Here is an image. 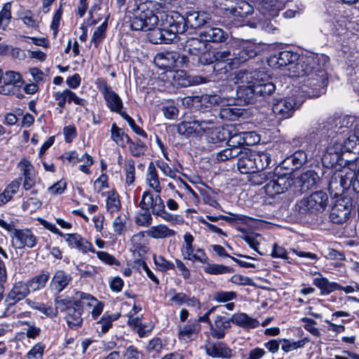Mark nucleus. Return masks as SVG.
I'll return each instance as SVG.
<instances>
[{
  "label": "nucleus",
  "mask_w": 359,
  "mask_h": 359,
  "mask_svg": "<svg viewBox=\"0 0 359 359\" xmlns=\"http://www.w3.org/2000/svg\"><path fill=\"white\" fill-rule=\"evenodd\" d=\"M87 294L93 299H90V298H87L85 297L83 299L84 304L86 306L91 307L93 306V311H91V315L93 319H96L102 312L104 309V304L101 302H99L96 298H95L93 295L88 294Z\"/></svg>",
  "instance_id": "obj_51"
},
{
  "label": "nucleus",
  "mask_w": 359,
  "mask_h": 359,
  "mask_svg": "<svg viewBox=\"0 0 359 359\" xmlns=\"http://www.w3.org/2000/svg\"><path fill=\"white\" fill-rule=\"evenodd\" d=\"M107 210L111 214L117 212L121 208V202L117 193L111 191L109 193L106 201Z\"/></svg>",
  "instance_id": "obj_53"
},
{
  "label": "nucleus",
  "mask_w": 359,
  "mask_h": 359,
  "mask_svg": "<svg viewBox=\"0 0 359 359\" xmlns=\"http://www.w3.org/2000/svg\"><path fill=\"white\" fill-rule=\"evenodd\" d=\"M181 44L185 52L194 56L204 53L207 48V43L200 36L188 38Z\"/></svg>",
  "instance_id": "obj_26"
},
{
  "label": "nucleus",
  "mask_w": 359,
  "mask_h": 359,
  "mask_svg": "<svg viewBox=\"0 0 359 359\" xmlns=\"http://www.w3.org/2000/svg\"><path fill=\"white\" fill-rule=\"evenodd\" d=\"M12 243L16 249L33 248L37 243V238L29 229H14L12 233Z\"/></svg>",
  "instance_id": "obj_17"
},
{
  "label": "nucleus",
  "mask_w": 359,
  "mask_h": 359,
  "mask_svg": "<svg viewBox=\"0 0 359 359\" xmlns=\"http://www.w3.org/2000/svg\"><path fill=\"white\" fill-rule=\"evenodd\" d=\"M236 298V293L233 291H218L214 293L213 299L217 302H228Z\"/></svg>",
  "instance_id": "obj_64"
},
{
  "label": "nucleus",
  "mask_w": 359,
  "mask_h": 359,
  "mask_svg": "<svg viewBox=\"0 0 359 359\" xmlns=\"http://www.w3.org/2000/svg\"><path fill=\"white\" fill-rule=\"evenodd\" d=\"M356 117L352 116H341L337 115V134H344L350 128L354 131V126L355 125Z\"/></svg>",
  "instance_id": "obj_43"
},
{
  "label": "nucleus",
  "mask_w": 359,
  "mask_h": 359,
  "mask_svg": "<svg viewBox=\"0 0 359 359\" xmlns=\"http://www.w3.org/2000/svg\"><path fill=\"white\" fill-rule=\"evenodd\" d=\"M22 183V177L17 178L12 181L0 194V206L9 201L13 196L17 193Z\"/></svg>",
  "instance_id": "obj_39"
},
{
  "label": "nucleus",
  "mask_w": 359,
  "mask_h": 359,
  "mask_svg": "<svg viewBox=\"0 0 359 359\" xmlns=\"http://www.w3.org/2000/svg\"><path fill=\"white\" fill-rule=\"evenodd\" d=\"M230 137V130L226 128H215L208 135L209 143L217 144L228 141Z\"/></svg>",
  "instance_id": "obj_38"
},
{
  "label": "nucleus",
  "mask_w": 359,
  "mask_h": 359,
  "mask_svg": "<svg viewBox=\"0 0 359 359\" xmlns=\"http://www.w3.org/2000/svg\"><path fill=\"white\" fill-rule=\"evenodd\" d=\"M184 18L187 28L197 29L208 23L210 16L206 12L193 11L187 12Z\"/></svg>",
  "instance_id": "obj_25"
},
{
  "label": "nucleus",
  "mask_w": 359,
  "mask_h": 359,
  "mask_svg": "<svg viewBox=\"0 0 359 359\" xmlns=\"http://www.w3.org/2000/svg\"><path fill=\"white\" fill-rule=\"evenodd\" d=\"M146 233L149 237L152 238L163 239L175 236L176 232L174 230L168 228V226L165 224H161L151 226L146 231Z\"/></svg>",
  "instance_id": "obj_34"
},
{
  "label": "nucleus",
  "mask_w": 359,
  "mask_h": 359,
  "mask_svg": "<svg viewBox=\"0 0 359 359\" xmlns=\"http://www.w3.org/2000/svg\"><path fill=\"white\" fill-rule=\"evenodd\" d=\"M126 172V182L128 185L132 184L135 181V161L133 159H127L124 164Z\"/></svg>",
  "instance_id": "obj_63"
},
{
  "label": "nucleus",
  "mask_w": 359,
  "mask_h": 359,
  "mask_svg": "<svg viewBox=\"0 0 359 359\" xmlns=\"http://www.w3.org/2000/svg\"><path fill=\"white\" fill-rule=\"evenodd\" d=\"M167 295L170 296V299L169 302L170 304H176L178 306H181L183 304L187 305L189 307H196L201 308V302L200 301L195 297H189L183 292H175V290H170Z\"/></svg>",
  "instance_id": "obj_24"
},
{
  "label": "nucleus",
  "mask_w": 359,
  "mask_h": 359,
  "mask_svg": "<svg viewBox=\"0 0 359 359\" xmlns=\"http://www.w3.org/2000/svg\"><path fill=\"white\" fill-rule=\"evenodd\" d=\"M72 276L63 270H57L53 275L50 282V289L57 294L61 292L72 281Z\"/></svg>",
  "instance_id": "obj_27"
},
{
  "label": "nucleus",
  "mask_w": 359,
  "mask_h": 359,
  "mask_svg": "<svg viewBox=\"0 0 359 359\" xmlns=\"http://www.w3.org/2000/svg\"><path fill=\"white\" fill-rule=\"evenodd\" d=\"M208 262H209V260ZM205 264L206 265L204 266L203 271L205 273L208 274L220 275L233 272V269L227 266L219 264H210L209 262Z\"/></svg>",
  "instance_id": "obj_46"
},
{
  "label": "nucleus",
  "mask_w": 359,
  "mask_h": 359,
  "mask_svg": "<svg viewBox=\"0 0 359 359\" xmlns=\"http://www.w3.org/2000/svg\"><path fill=\"white\" fill-rule=\"evenodd\" d=\"M341 180L344 182V187L346 190L350 189L353 180L356 177L358 171L348 167H344L340 170H337Z\"/></svg>",
  "instance_id": "obj_48"
},
{
  "label": "nucleus",
  "mask_w": 359,
  "mask_h": 359,
  "mask_svg": "<svg viewBox=\"0 0 359 359\" xmlns=\"http://www.w3.org/2000/svg\"><path fill=\"white\" fill-rule=\"evenodd\" d=\"M250 135L249 134H244L243 132L240 133H235L233 135L230 133V137L228 140V142H231V144H229V146L231 147H238L239 148H241L240 147L243 145L249 146L252 142H250L248 143L246 142V140H248V137Z\"/></svg>",
  "instance_id": "obj_59"
},
{
  "label": "nucleus",
  "mask_w": 359,
  "mask_h": 359,
  "mask_svg": "<svg viewBox=\"0 0 359 359\" xmlns=\"http://www.w3.org/2000/svg\"><path fill=\"white\" fill-rule=\"evenodd\" d=\"M238 170L242 174H249L263 170L271 163V154L267 151H255L249 149L242 150L238 155Z\"/></svg>",
  "instance_id": "obj_4"
},
{
  "label": "nucleus",
  "mask_w": 359,
  "mask_h": 359,
  "mask_svg": "<svg viewBox=\"0 0 359 359\" xmlns=\"http://www.w3.org/2000/svg\"><path fill=\"white\" fill-rule=\"evenodd\" d=\"M85 297L93 300L87 293L81 291L75 292L73 296L57 295L54 299L55 309L65 313V318L71 329L82 326Z\"/></svg>",
  "instance_id": "obj_2"
},
{
  "label": "nucleus",
  "mask_w": 359,
  "mask_h": 359,
  "mask_svg": "<svg viewBox=\"0 0 359 359\" xmlns=\"http://www.w3.org/2000/svg\"><path fill=\"white\" fill-rule=\"evenodd\" d=\"M329 58L323 55H309L301 57L292 66V75L302 78L301 90L309 97H318L325 93L327 75L325 65Z\"/></svg>",
  "instance_id": "obj_1"
},
{
  "label": "nucleus",
  "mask_w": 359,
  "mask_h": 359,
  "mask_svg": "<svg viewBox=\"0 0 359 359\" xmlns=\"http://www.w3.org/2000/svg\"><path fill=\"white\" fill-rule=\"evenodd\" d=\"M129 144L128 149L130 154L135 157H139L144 155L147 151L146 144L142 142L140 140H137L136 141H133L130 139V142H128Z\"/></svg>",
  "instance_id": "obj_55"
},
{
  "label": "nucleus",
  "mask_w": 359,
  "mask_h": 359,
  "mask_svg": "<svg viewBox=\"0 0 359 359\" xmlns=\"http://www.w3.org/2000/svg\"><path fill=\"white\" fill-rule=\"evenodd\" d=\"M158 201L163 203V201L159 194H157L154 197L150 191H145L142 194V200L139 206L144 210H149L151 209V212L154 215L155 213L156 205L158 203Z\"/></svg>",
  "instance_id": "obj_35"
},
{
  "label": "nucleus",
  "mask_w": 359,
  "mask_h": 359,
  "mask_svg": "<svg viewBox=\"0 0 359 359\" xmlns=\"http://www.w3.org/2000/svg\"><path fill=\"white\" fill-rule=\"evenodd\" d=\"M342 143L339 137H332L329 145L327 147L322 156V163L326 168H334L336 165H341L342 158Z\"/></svg>",
  "instance_id": "obj_10"
},
{
  "label": "nucleus",
  "mask_w": 359,
  "mask_h": 359,
  "mask_svg": "<svg viewBox=\"0 0 359 359\" xmlns=\"http://www.w3.org/2000/svg\"><path fill=\"white\" fill-rule=\"evenodd\" d=\"M198 126V122L196 120L191 121H182L177 125V132L180 134L186 136H189L194 133L200 134Z\"/></svg>",
  "instance_id": "obj_47"
},
{
  "label": "nucleus",
  "mask_w": 359,
  "mask_h": 359,
  "mask_svg": "<svg viewBox=\"0 0 359 359\" xmlns=\"http://www.w3.org/2000/svg\"><path fill=\"white\" fill-rule=\"evenodd\" d=\"M351 202L348 198H338L333 205L330 219L334 224H340L344 223L351 214Z\"/></svg>",
  "instance_id": "obj_16"
},
{
  "label": "nucleus",
  "mask_w": 359,
  "mask_h": 359,
  "mask_svg": "<svg viewBox=\"0 0 359 359\" xmlns=\"http://www.w3.org/2000/svg\"><path fill=\"white\" fill-rule=\"evenodd\" d=\"M232 323L244 329H255L259 326L257 319L250 317L245 313H238L231 317Z\"/></svg>",
  "instance_id": "obj_33"
},
{
  "label": "nucleus",
  "mask_w": 359,
  "mask_h": 359,
  "mask_svg": "<svg viewBox=\"0 0 359 359\" xmlns=\"http://www.w3.org/2000/svg\"><path fill=\"white\" fill-rule=\"evenodd\" d=\"M20 19L27 27L34 29L39 28V27L40 20L38 19L37 16L33 14L30 11H26L22 13L20 15Z\"/></svg>",
  "instance_id": "obj_57"
},
{
  "label": "nucleus",
  "mask_w": 359,
  "mask_h": 359,
  "mask_svg": "<svg viewBox=\"0 0 359 359\" xmlns=\"http://www.w3.org/2000/svg\"><path fill=\"white\" fill-rule=\"evenodd\" d=\"M11 5L6 3L0 11V28L5 29L9 25L11 19Z\"/></svg>",
  "instance_id": "obj_62"
},
{
  "label": "nucleus",
  "mask_w": 359,
  "mask_h": 359,
  "mask_svg": "<svg viewBox=\"0 0 359 359\" xmlns=\"http://www.w3.org/2000/svg\"><path fill=\"white\" fill-rule=\"evenodd\" d=\"M205 349L207 355L212 358H230L232 357V350L222 341L207 340Z\"/></svg>",
  "instance_id": "obj_20"
},
{
  "label": "nucleus",
  "mask_w": 359,
  "mask_h": 359,
  "mask_svg": "<svg viewBox=\"0 0 359 359\" xmlns=\"http://www.w3.org/2000/svg\"><path fill=\"white\" fill-rule=\"evenodd\" d=\"M187 57L181 55L176 51H166L158 53L154 57V62L163 69L183 67L187 62Z\"/></svg>",
  "instance_id": "obj_11"
},
{
  "label": "nucleus",
  "mask_w": 359,
  "mask_h": 359,
  "mask_svg": "<svg viewBox=\"0 0 359 359\" xmlns=\"http://www.w3.org/2000/svg\"><path fill=\"white\" fill-rule=\"evenodd\" d=\"M109 15H107L104 19V21L102 23L101 25L98 26L93 35L91 39V43L94 44L95 47H97L102 41L106 37V31L108 25V19Z\"/></svg>",
  "instance_id": "obj_49"
},
{
  "label": "nucleus",
  "mask_w": 359,
  "mask_h": 359,
  "mask_svg": "<svg viewBox=\"0 0 359 359\" xmlns=\"http://www.w3.org/2000/svg\"><path fill=\"white\" fill-rule=\"evenodd\" d=\"M225 1L224 9L234 17L243 18L254 11L253 6L244 0H236L235 2L229 0Z\"/></svg>",
  "instance_id": "obj_19"
},
{
  "label": "nucleus",
  "mask_w": 359,
  "mask_h": 359,
  "mask_svg": "<svg viewBox=\"0 0 359 359\" xmlns=\"http://www.w3.org/2000/svg\"><path fill=\"white\" fill-rule=\"evenodd\" d=\"M214 55L215 62L226 63L230 69H233L232 64V62H234L233 50H219L214 51Z\"/></svg>",
  "instance_id": "obj_50"
},
{
  "label": "nucleus",
  "mask_w": 359,
  "mask_h": 359,
  "mask_svg": "<svg viewBox=\"0 0 359 359\" xmlns=\"http://www.w3.org/2000/svg\"><path fill=\"white\" fill-rule=\"evenodd\" d=\"M342 143V152H351L354 149H356L359 145V136L354 133L351 135L346 140H344Z\"/></svg>",
  "instance_id": "obj_60"
},
{
  "label": "nucleus",
  "mask_w": 359,
  "mask_h": 359,
  "mask_svg": "<svg viewBox=\"0 0 359 359\" xmlns=\"http://www.w3.org/2000/svg\"><path fill=\"white\" fill-rule=\"evenodd\" d=\"M199 36L203 39L205 43H223L229 38L227 32L217 27H206L199 34Z\"/></svg>",
  "instance_id": "obj_22"
},
{
  "label": "nucleus",
  "mask_w": 359,
  "mask_h": 359,
  "mask_svg": "<svg viewBox=\"0 0 359 359\" xmlns=\"http://www.w3.org/2000/svg\"><path fill=\"white\" fill-rule=\"evenodd\" d=\"M241 83L242 85H240L236 90L237 96L238 98L243 99L245 102L250 103L253 101L256 95L255 92H254L255 85L254 83Z\"/></svg>",
  "instance_id": "obj_41"
},
{
  "label": "nucleus",
  "mask_w": 359,
  "mask_h": 359,
  "mask_svg": "<svg viewBox=\"0 0 359 359\" xmlns=\"http://www.w3.org/2000/svg\"><path fill=\"white\" fill-rule=\"evenodd\" d=\"M161 20L167 31V35L172 41L177 36L187 29L185 18L177 12L162 15Z\"/></svg>",
  "instance_id": "obj_8"
},
{
  "label": "nucleus",
  "mask_w": 359,
  "mask_h": 359,
  "mask_svg": "<svg viewBox=\"0 0 359 359\" xmlns=\"http://www.w3.org/2000/svg\"><path fill=\"white\" fill-rule=\"evenodd\" d=\"M111 139L116 144L121 147H125L128 142H130V138L126 134L122 128H118L116 123H113L111 128Z\"/></svg>",
  "instance_id": "obj_42"
},
{
  "label": "nucleus",
  "mask_w": 359,
  "mask_h": 359,
  "mask_svg": "<svg viewBox=\"0 0 359 359\" xmlns=\"http://www.w3.org/2000/svg\"><path fill=\"white\" fill-rule=\"evenodd\" d=\"M4 84L0 86V95H15L22 98L21 88L23 80L21 74L15 71H6L2 78Z\"/></svg>",
  "instance_id": "obj_9"
},
{
  "label": "nucleus",
  "mask_w": 359,
  "mask_h": 359,
  "mask_svg": "<svg viewBox=\"0 0 359 359\" xmlns=\"http://www.w3.org/2000/svg\"><path fill=\"white\" fill-rule=\"evenodd\" d=\"M199 330L200 325L196 320H189L187 325L180 327L179 337L184 340L190 339Z\"/></svg>",
  "instance_id": "obj_44"
},
{
  "label": "nucleus",
  "mask_w": 359,
  "mask_h": 359,
  "mask_svg": "<svg viewBox=\"0 0 359 359\" xmlns=\"http://www.w3.org/2000/svg\"><path fill=\"white\" fill-rule=\"evenodd\" d=\"M297 107V103L293 97L277 100L273 103L272 111L279 119L287 118L292 116Z\"/></svg>",
  "instance_id": "obj_18"
},
{
  "label": "nucleus",
  "mask_w": 359,
  "mask_h": 359,
  "mask_svg": "<svg viewBox=\"0 0 359 359\" xmlns=\"http://www.w3.org/2000/svg\"><path fill=\"white\" fill-rule=\"evenodd\" d=\"M158 203L156 205L154 215L158 216L170 224H180L183 221V218L177 215H174L168 212L165 209L164 202L161 203L158 201Z\"/></svg>",
  "instance_id": "obj_37"
},
{
  "label": "nucleus",
  "mask_w": 359,
  "mask_h": 359,
  "mask_svg": "<svg viewBox=\"0 0 359 359\" xmlns=\"http://www.w3.org/2000/svg\"><path fill=\"white\" fill-rule=\"evenodd\" d=\"M29 292L30 288L27 283L18 282L8 294L6 302H19L25 298Z\"/></svg>",
  "instance_id": "obj_31"
},
{
  "label": "nucleus",
  "mask_w": 359,
  "mask_h": 359,
  "mask_svg": "<svg viewBox=\"0 0 359 359\" xmlns=\"http://www.w3.org/2000/svg\"><path fill=\"white\" fill-rule=\"evenodd\" d=\"M146 182L148 186L153 189L155 192L157 194H160L161 192L162 187L160 184L156 167L153 162H151L148 166Z\"/></svg>",
  "instance_id": "obj_36"
},
{
  "label": "nucleus",
  "mask_w": 359,
  "mask_h": 359,
  "mask_svg": "<svg viewBox=\"0 0 359 359\" xmlns=\"http://www.w3.org/2000/svg\"><path fill=\"white\" fill-rule=\"evenodd\" d=\"M313 274H317L318 276L313 278V284L320 290L321 294L327 295L340 288L339 284L329 281L320 272L315 271Z\"/></svg>",
  "instance_id": "obj_30"
},
{
  "label": "nucleus",
  "mask_w": 359,
  "mask_h": 359,
  "mask_svg": "<svg viewBox=\"0 0 359 359\" xmlns=\"http://www.w3.org/2000/svg\"><path fill=\"white\" fill-rule=\"evenodd\" d=\"M232 321L224 316H217L214 325H210V334L217 339H222L226 336V330L231 327Z\"/></svg>",
  "instance_id": "obj_23"
},
{
  "label": "nucleus",
  "mask_w": 359,
  "mask_h": 359,
  "mask_svg": "<svg viewBox=\"0 0 359 359\" xmlns=\"http://www.w3.org/2000/svg\"><path fill=\"white\" fill-rule=\"evenodd\" d=\"M49 278L50 273L48 271H42L29 280L27 283L32 291L39 290L46 286Z\"/></svg>",
  "instance_id": "obj_45"
},
{
  "label": "nucleus",
  "mask_w": 359,
  "mask_h": 359,
  "mask_svg": "<svg viewBox=\"0 0 359 359\" xmlns=\"http://www.w3.org/2000/svg\"><path fill=\"white\" fill-rule=\"evenodd\" d=\"M203 100L210 103L212 106L224 107L229 105V100L218 95H205L202 97Z\"/></svg>",
  "instance_id": "obj_61"
},
{
  "label": "nucleus",
  "mask_w": 359,
  "mask_h": 359,
  "mask_svg": "<svg viewBox=\"0 0 359 359\" xmlns=\"http://www.w3.org/2000/svg\"><path fill=\"white\" fill-rule=\"evenodd\" d=\"M161 27H151L148 29L149 32L147 34L149 41L154 44L170 43L172 42L170 37L167 35V31L162 23Z\"/></svg>",
  "instance_id": "obj_32"
},
{
  "label": "nucleus",
  "mask_w": 359,
  "mask_h": 359,
  "mask_svg": "<svg viewBox=\"0 0 359 359\" xmlns=\"http://www.w3.org/2000/svg\"><path fill=\"white\" fill-rule=\"evenodd\" d=\"M337 114H334L321 119L318 123L317 130L320 132L322 135L328 136L329 137H334L333 134H337Z\"/></svg>",
  "instance_id": "obj_29"
},
{
  "label": "nucleus",
  "mask_w": 359,
  "mask_h": 359,
  "mask_svg": "<svg viewBox=\"0 0 359 359\" xmlns=\"http://www.w3.org/2000/svg\"><path fill=\"white\" fill-rule=\"evenodd\" d=\"M280 341L282 342V350L286 353H288L299 348L304 347V345L309 342V339L307 338H304L301 340L295 341L287 339H280Z\"/></svg>",
  "instance_id": "obj_52"
},
{
  "label": "nucleus",
  "mask_w": 359,
  "mask_h": 359,
  "mask_svg": "<svg viewBox=\"0 0 359 359\" xmlns=\"http://www.w3.org/2000/svg\"><path fill=\"white\" fill-rule=\"evenodd\" d=\"M237 79L241 83H254L257 95L266 96L272 94L275 90V85L267 81L268 75L264 70H254L251 72L241 70L237 74Z\"/></svg>",
  "instance_id": "obj_5"
},
{
  "label": "nucleus",
  "mask_w": 359,
  "mask_h": 359,
  "mask_svg": "<svg viewBox=\"0 0 359 359\" xmlns=\"http://www.w3.org/2000/svg\"><path fill=\"white\" fill-rule=\"evenodd\" d=\"M96 84L98 90L104 97L107 107L111 111L118 113L123 109L122 100L105 81L100 80Z\"/></svg>",
  "instance_id": "obj_15"
},
{
  "label": "nucleus",
  "mask_w": 359,
  "mask_h": 359,
  "mask_svg": "<svg viewBox=\"0 0 359 359\" xmlns=\"http://www.w3.org/2000/svg\"><path fill=\"white\" fill-rule=\"evenodd\" d=\"M194 241V236L190 233H186L184 235V243L181 249L184 259L193 262L207 263L209 260L208 257L203 249H194L193 245Z\"/></svg>",
  "instance_id": "obj_13"
},
{
  "label": "nucleus",
  "mask_w": 359,
  "mask_h": 359,
  "mask_svg": "<svg viewBox=\"0 0 359 359\" xmlns=\"http://www.w3.org/2000/svg\"><path fill=\"white\" fill-rule=\"evenodd\" d=\"M300 59L301 57H299L297 53L291 50H285L271 55L267 62L269 65L273 68L290 66L289 70L290 72L291 76H294L292 72V66L299 62Z\"/></svg>",
  "instance_id": "obj_14"
},
{
  "label": "nucleus",
  "mask_w": 359,
  "mask_h": 359,
  "mask_svg": "<svg viewBox=\"0 0 359 359\" xmlns=\"http://www.w3.org/2000/svg\"><path fill=\"white\" fill-rule=\"evenodd\" d=\"M150 4L141 0L129 1L128 14L133 30L147 31L158 24V17L149 8Z\"/></svg>",
  "instance_id": "obj_3"
},
{
  "label": "nucleus",
  "mask_w": 359,
  "mask_h": 359,
  "mask_svg": "<svg viewBox=\"0 0 359 359\" xmlns=\"http://www.w3.org/2000/svg\"><path fill=\"white\" fill-rule=\"evenodd\" d=\"M233 50L234 55V62H232L233 68H238L241 64L255 57L260 51V47L253 42L241 41L238 47Z\"/></svg>",
  "instance_id": "obj_12"
},
{
  "label": "nucleus",
  "mask_w": 359,
  "mask_h": 359,
  "mask_svg": "<svg viewBox=\"0 0 359 359\" xmlns=\"http://www.w3.org/2000/svg\"><path fill=\"white\" fill-rule=\"evenodd\" d=\"M328 189L330 194L333 195L334 197L340 196L346 190V188L344 187V182L341 180L337 170H336L331 177Z\"/></svg>",
  "instance_id": "obj_40"
},
{
  "label": "nucleus",
  "mask_w": 359,
  "mask_h": 359,
  "mask_svg": "<svg viewBox=\"0 0 359 359\" xmlns=\"http://www.w3.org/2000/svg\"><path fill=\"white\" fill-rule=\"evenodd\" d=\"M118 315L105 313L97 322L101 325V332L105 334L112 326V323L118 318Z\"/></svg>",
  "instance_id": "obj_58"
},
{
  "label": "nucleus",
  "mask_w": 359,
  "mask_h": 359,
  "mask_svg": "<svg viewBox=\"0 0 359 359\" xmlns=\"http://www.w3.org/2000/svg\"><path fill=\"white\" fill-rule=\"evenodd\" d=\"M319 180L318 174L313 170H307L299 178L294 179V184H298L301 192H305L314 187Z\"/></svg>",
  "instance_id": "obj_28"
},
{
  "label": "nucleus",
  "mask_w": 359,
  "mask_h": 359,
  "mask_svg": "<svg viewBox=\"0 0 359 359\" xmlns=\"http://www.w3.org/2000/svg\"><path fill=\"white\" fill-rule=\"evenodd\" d=\"M241 149L238 147H229L217 153L216 159L218 161H225L238 157L241 153Z\"/></svg>",
  "instance_id": "obj_54"
},
{
  "label": "nucleus",
  "mask_w": 359,
  "mask_h": 359,
  "mask_svg": "<svg viewBox=\"0 0 359 359\" xmlns=\"http://www.w3.org/2000/svg\"><path fill=\"white\" fill-rule=\"evenodd\" d=\"M287 161H290L293 165L292 170H296L301 168L306 162L307 155L304 151L299 150L287 158Z\"/></svg>",
  "instance_id": "obj_56"
},
{
  "label": "nucleus",
  "mask_w": 359,
  "mask_h": 359,
  "mask_svg": "<svg viewBox=\"0 0 359 359\" xmlns=\"http://www.w3.org/2000/svg\"><path fill=\"white\" fill-rule=\"evenodd\" d=\"M269 179L264 189L265 193L271 197L285 193L294 184V179L291 173L269 172Z\"/></svg>",
  "instance_id": "obj_7"
},
{
  "label": "nucleus",
  "mask_w": 359,
  "mask_h": 359,
  "mask_svg": "<svg viewBox=\"0 0 359 359\" xmlns=\"http://www.w3.org/2000/svg\"><path fill=\"white\" fill-rule=\"evenodd\" d=\"M328 201L327 193L323 191H318L298 201L294 205V210L300 215H305L308 213L322 212L325 210Z\"/></svg>",
  "instance_id": "obj_6"
},
{
  "label": "nucleus",
  "mask_w": 359,
  "mask_h": 359,
  "mask_svg": "<svg viewBox=\"0 0 359 359\" xmlns=\"http://www.w3.org/2000/svg\"><path fill=\"white\" fill-rule=\"evenodd\" d=\"M63 237L71 248L76 249L82 253L95 252L93 244L78 233H66Z\"/></svg>",
  "instance_id": "obj_21"
}]
</instances>
